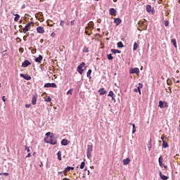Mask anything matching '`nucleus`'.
Returning a JSON list of instances; mask_svg holds the SVG:
<instances>
[{
    "mask_svg": "<svg viewBox=\"0 0 180 180\" xmlns=\"http://www.w3.org/2000/svg\"><path fill=\"white\" fill-rule=\"evenodd\" d=\"M38 20H39V22H43L44 20V18L43 17H39Z\"/></svg>",
    "mask_w": 180,
    "mask_h": 180,
    "instance_id": "41",
    "label": "nucleus"
},
{
    "mask_svg": "<svg viewBox=\"0 0 180 180\" xmlns=\"http://www.w3.org/2000/svg\"><path fill=\"white\" fill-rule=\"evenodd\" d=\"M32 63L30 61L25 60L22 63V67H24V68H26V67H29Z\"/></svg>",
    "mask_w": 180,
    "mask_h": 180,
    "instance_id": "13",
    "label": "nucleus"
},
{
    "mask_svg": "<svg viewBox=\"0 0 180 180\" xmlns=\"http://www.w3.org/2000/svg\"><path fill=\"white\" fill-rule=\"evenodd\" d=\"M83 67H85V63H82L78 67L77 71L82 75V74L84 72V69H82Z\"/></svg>",
    "mask_w": 180,
    "mask_h": 180,
    "instance_id": "3",
    "label": "nucleus"
},
{
    "mask_svg": "<svg viewBox=\"0 0 180 180\" xmlns=\"http://www.w3.org/2000/svg\"><path fill=\"white\" fill-rule=\"evenodd\" d=\"M27 36H29V34H27V36H24V37H23V40H24L25 41H26V39L27 38Z\"/></svg>",
    "mask_w": 180,
    "mask_h": 180,
    "instance_id": "46",
    "label": "nucleus"
},
{
    "mask_svg": "<svg viewBox=\"0 0 180 180\" xmlns=\"http://www.w3.org/2000/svg\"><path fill=\"white\" fill-rule=\"evenodd\" d=\"M30 106H32L31 104H26V105H25V108H30Z\"/></svg>",
    "mask_w": 180,
    "mask_h": 180,
    "instance_id": "45",
    "label": "nucleus"
},
{
    "mask_svg": "<svg viewBox=\"0 0 180 180\" xmlns=\"http://www.w3.org/2000/svg\"><path fill=\"white\" fill-rule=\"evenodd\" d=\"M62 146H68V140L67 139H63L61 141Z\"/></svg>",
    "mask_w": 180,
    "mask_h": 180,
    "instance_id": "23",
    "label": "nucleus"
},
{
    "mask_svg": "<svg viewBox=\"0 0 180 180\" xmlns=\"http://www.w3.org/2000/svg\"><path fill=\"white\" fill-rule=\"evenodd\" d=\"M97 22H98V23H101V19H98V20H97Z\"/></svg>",
    "mask_w": 180,
    "mask_h": 180,
    "instance_id": "57",
    "label": "nucleus"
},
{
    "mask_svg": "<svg viewBox=\"0 0 180 180\" xmlns=\"http://www.w3.org/2000/svg\"><path fill=\"white\" fill-rule=\"evenodd\" d=\"M72 89H70L68 92H67V95H72Z\"/></svg>",
    "mask_w": 180,
    "mask_h": 180,
    "instance_id": "38",
    "label": "nucleus"
},
{
    "mask_svg": "<svg viewBox=\"0 0 180 180\" xmlns=\"http://www.w3.org/2000/svg\"><path fill=\"white\" fill-rule=\"evenodd\" d=\"M88 30H89V29L86 28L85 33L87 34V36H91V33H89V31H88Z\"/></svg>",
    "mask_w": 180,
    "mask_h": 180,
    "instance_id": "40",
    "label": "nucleus"
},
{
    "mask_svg": "<svg viewBox=\"0 0 180 180\" xmlns=\"http://www.w3.org/2000/svg\"><path fill=\"white\" fill-rule=\"evenodd\" d=\"M116 13V10L115 8L110 9V15H115Z\"/></svg>",
    "mask_w": 180,
    "mask_h": 180,
    "instance_id": "30",
    "label": "nucleus"
},
{
    "mask_svg": "<svg viewBox=\"0 0 180 180\" xmlns=\"http://www.w3.org/2000/svg\"><path fill=\"white\" fill-rule=\"evenodd\" d=\"M162 161H164V159L162 158V156H160V158H159V165L160 166V167H162H162H164V168H167V166H165L164 165V164L162 163Z\"/></svg>",
    "mask_w": 180,
    "mask_h": 180,
    "instance_id": "14",
    "label": "nucleus"
},
{
    "mask_svg": "<svg viewBox=\"0 0 180 180\" xmlns=\"http://www.w3.org/2000/svg\"><path fill=\"white\" fill-rule=\"evenodd\" d=\"M114 23H115L117 26H119V25L122 23V20L120 18H115L114 20Z\"/></svg>",
    "mask_w": 180,
    "mask_h": 180,
    "instance_id": "20",
    "label": "nucleus"
},
{
    "mask_svg": "<svg viewBox=\"0 0 180 180\" xmlns=\"http://www.w3.org/2000/svg\"><path fill=\"white\" fill-rule=\"evenodd\" d=\"M51 138H52V136H46L44 139L45 143H50L51 142Z\"/></svg>",
    "mask_w": 180,
    "mask_h": 180,
    "instance_id": "21",
    "label": "nucleus"
},
{
    "mask_svg": "<svg viewBox=\"0 0 180 180\" xmlns=\"http://www.w3.org/2000/svg\"><path fill=\"white\" fill-rule=\"evenodd\" d=\"M169 91H170V94L172 93V91L171 90V87H169Z\"/></svg>",
    "mask_w": 180,
    "mask_h": 180,
    "instance_id": "59",
    "label": "nucleus"
},
{
    "mask_svg": "<svg viewBox=\"0 0 180 180\" xmlns=\"http://www.w3.org/2000/svg\"><path fill=\"white\" fill-rule=\"evenodd\" d=\"M14 15H15V17L14 18L15 22H18L19 20V19H20V15H19L18 14H15Z\"/></svg>",
    "mask_w": 180,
    "mask_h": 180,
    "instance_id": "31",
    "label": "nucleus"
},
{
    "mask_svg": "<svg viewBox=\"0 0 180 180\" xmlns=\"http://www.w3.org/2000/svg\"><path fill=\"white\" fill-rule=\"evenodd\" d=\"M146 12H148V13H152V15H153L154 10H153V8L151 7L150 5L146 6Z\"/></svg>",
    "mask_w": 180,
    "mask_h": 180,
    "instance_id": "11",
    "label": "nucleus"
},
{
    "mask_svg": "<svg viewBox=\"0 0 180 180\" xmlns=\"http://www.w3.org/2000/svg\"><path fill=\"white\" fill-rule=\"evenodd\" d=\"M97 30H98V32H99V31L101 30V29H100V28H98Z\"/></svg>",
    "mask_w": 180,
    "mask_h": 180,
    "instance_id": "63",
    "label": "nucleus"
},
{
    "mask_svg": "<svg viewBox=\"0 0 180 180\" xmlns=\"http://www.w3.org/2000/svg\"><path fill=\"white\" fill-rule=\"evenodd\" d=\"M176 82V84H179V80H177Z\"/></svg>",
    "mask_w": 180,
    "mask_h": 180,
    "instance_id": "62",
    "label": "nucleus"
},
{
    "mask_svg": "<svg viewBox=\"0 0 180 180\" xmlns=\"http://www.w3.org/2000/svg\"><path fill=\"white\" fill-rule=\"evenodd\" d=\"M44 88H57V84L56 83H46Z\"/></svg>",
    "mask_w": 180,
    "mask_h": 180,
    "instance_id": "5",
    "label": "nucleus"
},
{
    "mask_svg": "<svg viewBox=\"0 0 180 180\" xmlns=\"http://www.w3.org/2000/svg\"><path fill=\"white\" fill-rule=\"evenodd\" d=\"M3 102H6V99L5 98V96L2 97Z\"/></svg>",
    "mask_w": 180,
    "mask_h": 180,
    "instance_id": "52",
    "label": "nucleus"
},
{
    "mask_svg": "<svg viewBox=\"0 0 180 180\" xmlns=\"http://www.w3.org/2000/svg\"><path fill=\"white\" fill-rule=\"evenodd\" d=\"M159 175L160 176V178L162 179V180H167L168 179V176L162 174V172H161V171L159 172Z\"/></svg>",
    "mask_w": 180,
    "mask_h": 180,
    "instance_id": "17",
    "label": "nucleus"
},
{
    "mask_svg": "<svg viewBox=\"0 0 180 180\" xmlns=\"http://www.w3.org/2000/svg\"><path fill=\"white\" fill-rule=\"evenodd\" d=\"M92 151H93L92 145H88L87 146V149H86L87 158H91V154L92 153Z\"/></svg>",
    "mask_w": 180,
    "mask_h": 180,
    "instance_id": "1",
    "label": "nucleus"
},
{
    "mask_svg": "<svg viewBox=\"0 0 180 180\" xmlns=\"http://www.w3.org/2000/svg\"><path fill=\"white\" fill-rule=\"evenodd\" d=\"M37 33L43 34L44 33V28H43L42 27H38L37 28Z\"/></svg>",
    "mask_w": 180,
    "mask_h": 180,
    "instance_id": "19",
    "label": "nucleus"
},
{
    "mask_svg": "<svg viewBox=\"0 0 180 180\" xmlns=\"http://www.w3.org/2000/svg\"><path fill=\"white\" fill-rule=\"evenodd\" d=\"M114 2H117V0H113Z\"/></svg>",
    "mask_w": 180,
    "mask_h": 180,
    "instance_id": "64",
    "label": "nucleus"
},
{
    "mask_svg": "<svg viewBox=\"0 0 180 180\" xmlns=\"http://www.w3.org/2000/svg\"><path fill=\"white\" fill-rule=\"evenodd\" d=\"M165 137V136L164 135H162V137H161V139H162V142L165 141V140H164Z\"/></svg>",
    "mask_w": 180,
    "mask_h": 180,
    "instance_id": "47",
    "label": "nucleus"
},
{
    "mask_svg": "<svg viewBox=\"0 0 180 180\" xmlns=\"http://www.w3.org/2000/svg\"><path fill=\"white\" fill-rule=\"evenodd\" d=\"M35 16H36L37 19L39 18H43V13L39 12V13H37L35 15Z\"/></svg>",
    "mask_w": 180,
    "mask_h": 180,
    "instance_id": "26",
    "label": "nucleus"
},
{
    "mask_svg": "<svg viewBox=\"0 0 180 180\" xmlns=\"http://www.w3.org/2000/svg\"><path fill=\"white\" fill-rule=\"evenodd\" d=\"M83 53H89V49H88V47H86V46L84 47Z\"/></svg>",
    "mask_w": 180,
    "mask_h": 180,
    "instance_id": "33",
    "label": "nucleus"
},
{
    "mask_svg": "<svg viewBox=\"0 0 180 180\" xmlns=\"http://www.w3.org/2000/svg\"><path fill=\"white\" fill-rule=\"evenodd\" d=\"M162 147H163V148H168V143H167L165 141H163V142H162Z\"/></svg>",
    "mask_w": 180,
    "mask_h": 180,
    "instance_id": "29",
    "label": "nucleus"
},
{
    "mask_svg": "<svg viewBox=\"0 0 180 180\" xmlns=\"http://www.w3.org/2000/svg\"><path fill=\"white\" fill-rule=\"evenodd\" d=\"M129 72L131 74H139L140 72V70L138 68H131Z\"/></svg>",
    "mask_w": 180,
    "mask_h": 180,
    "instance_id": "9",
    "label": "nucleus"
},
{
    "mask_svg": "<svg viewBox=\"0 0 180 180\" xmlns=\"http://www.w3.org/2000/svg\"><path fill=\"white\" fill-rule=\"evenodd\" d=\"M138 25L139 26V27H141V29H143V30H147V25H146V20H143V21H139L138 22Z\"/></svg>",
    "mask_w": 180,
    "mask_h": 180,
    "instance_id": "2",
    "label": "nucleus"
},
{
    "mask_svg": "<svg viewBox=\"0 0 180 180\" xmlns=\"http://www.w3.org/2000/svg\"><path fill=\"white\" fill-rule=\"evenodd\" d=\"M32 53H36V49H33V50L32 51Z\"/></svg>",
    "mask_w": 180,
    "mask_h": 180,
    "instance_id": "60",
    "label": "nucleus"
},
{
    "mask_svg": "<svg viewBox=\"0 0 180 180\" xmlns=\"http://www.w3.org/2000/svg\"><path fill=\"white\" fill-rule=\"evenodd\" d=\"M99 94L100 95H105V94H106V91H105L104 88L101 89L99 91Z\"/></svg>",
    "mask_w": 180,
    "mask_h": 180,
    "instance_id": "24",
    "label": "nucleus"
},
{
    "mask_svg": "<svg viewBox=\"0 0 180 180\" xmlns=\"http://www.w3.org/2000/svg\"><path fill=\"white\" fill-rule=\"evenodd\" d=\"M117 47H119L120 49H122V47H124L123 42L122 41H119L117 43Z\"/></svg>",
    "mask_w": 180,
    "mask_h": 180,
    "instance_id": "32",
    "label": "nucleus"
},
{
    "mask_svg": "<svg viewBox=\"0 0 180 180\" xmlns=\"http://www.w3.org/2000/svg\"><path fill=\"white\" fill-rule=\"evenodd\" d=\"M70 170L74 171V167H70Z\"/></svg>",
    "mask_w": 180,
    "mask_h": 180,
    "instance_id": "58",
    "label": "nucleus"
},
{
    "mask_svg": "<svg viewBox=\"0 0 180 180\" xmlns=\"http://www.w3.org/2000/svg\"><path fill=\"white\" fill-rule=\"evenodd\" d=\"M86 29H89V30H92L94 29V22L91 21L89 22L88 26L86 27Z\"/></svg>",
    "mask_w": 180,
    "mask_h": 180,
    "instance_id": "15",
    "label": "nucleus"
},
{
    "mask_svg": "<svg viewBox=\"0 0 180 180\" xmlns=\"http://www.w3.org/2000/svg\"><path fill=\"white\" fill-rule=\"evenodd\" d=\"M91 74H92V70H89L86 73V77L89 79H91Z\"/></svg>",
    "mask_w": 180,
    "mask_h": 180,
    "instance_id": "28",
    "label": "nucleus"
},
{
    "mask_svg": "<svg viewBox=\"0 0 180 180\" xmlns=\"http://www.w3.org/2000/svg\"><path fill=\"white\" fill-rule=\"evenodd\" d=\"M139 49V44H137L136 42L134 44V48L133 50L134 51H136V49Z\"/></svg>",
    "mask_w": 180,
    "mask_h": 180,
    "instance_id": "34",
    "label": "nucleus"
},
{
    "mask_svg": "<svg viewBox=\"0 0 180 180\" xmlns=\"http://www.w3.org/2000/svg\"><path fill=\"white\" fill-rule=\"evenodd\" d=\"M49 144H52V146H54L56 144H57V139H56V138L53 137L51 139V142L49 143Z\"/></svg>",
    "mask_w": 180,
    "mask_h": 180,
    "instance_id": "18",
    "label": "nucleus"
},
{
    "mask_svg": "<svg viewBox=\"0 0 180 180\" xmlns=\"http://www.w3.org/2000/svg\"><path fill=\"white\" fill-rule=\"evenodd\" d=\"M108 96H110V98H112L111 100L114 101V103H116V98H116V96L115 95V94L113 93L112 91H109Z\"/></svg>",
    "mask_w": 180,
    "mask_h": 180,
    "instance_id": "8",
    "label": "nucleus"
},
{
    "mask_svg": "<svg viewBox=\"0 0 180 180\" xmlns=\"http://www.w3.org/2000/svg\"><path fill=\"white\" fill-rule=\"evenodd\" d=\"M122 162L124 165H129V164H130V158H127L126 159H124Z\"/></svg>",
    "mask_w": 180,
    "mask_h": 180,
    "instance_id": "16",
    "label": "nucleus"
},
{
    "mask_svg": "<svg viewBox=\"0 0 180 180\" xmlns=\"http://www.w3.org/2000/svg\"><path fill=\"white\" fill-rule=\"evenodd\" d=\"M4 175H5L6 176H8L9 175V173H3Z\"/></svg>",
    "mask_w": 180,
    "mask_h": 180,
    "instance_id": "54",
    "label": "nucleus"
},
{
    "mask_svg": "<svg viewBox=\"0 0 180 180\" xmlns=\"http://www.w3.org/2000/svg\"><path fill=\"white\" fill-rule=\"evenodd\" d=\"M58 155V159L59 160V161H61V152L58 151L57 153Z\"/></svg>",
    "mask_w": 180,
    "mask_h": 180,
    "instance_id": "36",
    "label": "nucleus"
},
{
    "mask_svg": "<svg viewBox=\"0 0 180 180\" xmlns=\"http://www.w3.org/2000/svg\"><path fill=\"white\" fill-rule=\"evenodd\" d=\"M37 102V94H35L32 96V104L36 105Z\"/></svg>",
    "mask_w": 180,
    "mask_h": 180,
    "instance_id": "12",
    "label": "nucleus"
},
{
    "mask_svg": "<svg viewBox=\"0 0 180 180\" xmlns=\"http://www.w3.org/2000/svg\"><path fill=\"white\" fill-rule=\"evenodd\" d=\"M136 133V128H133L132 129V134H134Z\"/></svg>",
    "mask_w": 180,
    "mask_h": 180,
    "instance_id": "48",
    "label": "nucleus"
},
{
    "mask_svg": "<svg viewBox=\"0 0 180 180\" xmlns=\"http://www.w3.org/2000/svg\"><path fill=\"white\" fill-rule=\"evenodd\" d=\"M63 23H64V21L61 20L60 25V26H62V27H64V25H63Z\"/></svg>",
    "mask_w": 180,
    "mask_h": 180,
    "instance_id": "49",
    "label": "nucleus"
},
{
    "mask_svg": "<svg viewBox=\"0 0 180 180\" xmlns=\"http://www.w3.org/2000/svg\"><path fill=\"white\" fill-rule=\"evenodd\" d=\"M70 171H71V170H70V166H68V167H67L64 169L63 174H64L65 175H67V173H68V172H70Z\"/></svg>",
    "mask_w": 180,
    "mask_h": 180,
    "instance_id": "25",
    "label": "nucleus"
},
{
    "mask_svg": "<svg viewBox=\"0 0 180 180\" xmlns=\"http://www.w3.org/2000/svg\"><path fill=\"white\" fill-rule=\"evenodd\" d=\"M61 174H64V172H58V175H61Z\"/></svg>",
    "mask_w": 180,
    "mask_h": 180,
    "instance_id": "56",
    "label": "nucleus"
},
{
    "mask_svg": "<svg viewBox=\"0 0 180 180\" xmlns=\"http://www.w3.org/2000/svg\"><path fill=\"white\" fill-rule=\"evenodd\" d=\"M25 150L27 151V153H30V149L27 146H25Z\"/></svg>",
    "mask_w": 180,
    "mask_h": 180,
    "instance_id": "44",
    "label": "nucleus"
},
{
    "mask_svg": "<svg viewBox=\"0 0 180 180\" xmlns=\"http://www.w3.org/2000/svg\"><path fill=\"white\" fill-rule=\"evenodd\" d=\"M31 25H33V22H28L27 25L25 26L23 33H27V32H29V27H30Z\"/></svg>",
    "mask_w": 180,
    "mask_h": 180,
    "instance_id": "7",
    "label": "nucleus"
},
{
    "mask_svg": "<svg viewBox=\"0 0 180 180\" xmlns=\"http://www.w3.org/2000/svg\"><path fill=\"white\" fill-rule=\"evenodd\" d=\"M41 60H43V56L39 55L38 58H35L36 63H41Z\"/></svg>",
    "mask_w": 180,
    "mask_h": 180,
    "instance_id": "22",
    "label": "nucleus"
},
{
    "mask_svg": "<svg viewBox=\"0 0 180 180\" xmlns=\"http://www.w3.org/2000/svg\"><path fill=\"white\" fill-rule=\"evenodd\" d=\"M20 77L24 78V79H26L27 81H30V79H32V77H30L29 75H24L21 73Z\"/></svg>",
    "mask_w": 180,
    "mask_h": 180,
    "instance_id": "10",
    "label": "nucleus"
},
{
    "mask_svg": "<svg viewBox=\"0 0 180 180\" xmlns=\"http://www.w3.org/2000/svg\"><path fill=\"white\" fill-rule=\"evenodd\" d=\"M168 103L167 102H163L162 101H159V108L164 109V108H167Z\"/></svg>",
    "mask_w": 180,
    "mask_h": 180,
    "instance_id": "6",
    "label": "nucleus"
},
{
    "mask_svg": "<svg viewBox=\"0 0 180 180\" xmlns=\"http://www.w3.org/2000/svg\"><path fill=\"white\" fill-rule=\"evenodd\" d=\"M46 136H48V137H50V132L46 133Z\"/></svg>",
    "mask_w": 180,
    "mask_h": 180,
    "instance_id": "55",
    "label": "nucleus"
},
{
    "mask_svg": "<svg viewBox=\"0 0 180 180\" xmlns=\"http://www.w3.org/2000/svg\"><path fill=\"white\" fill-rule=\"evenodd\" d=\"M107 57L108 60H113V56H112V54H108Z\"/></svg>",
    "mask_w": 180,
    "mask_h": 180,
    "instance_id": "39",
    "label": "nucleus"
},
{
    "mask_svg": "<svg viewBox=\"0 0 180 180\" xmlns=\"http://www.w3.org/2000/svg\"><path fill=\"white\" fill-rule=\"evenodd\" d=\"M70 25H71V26H74V20H72V21L70 22Z\"/></svg>",
    "mask_w": 180,
    "mask_h": 180,
    "instance_id": "51",
    "label": "nucleus"
},
{
    "mask_svg": "<svg viewBox=\"0 0 180 180\" xmlns=\"http://www.w3.org/2000/svg\"><path fill=\"white\" fill-rule=\"evenodd\" d=\"M169 25V22L168 21H165V26L168 27Z\"/></svg>",
    "mask_w": 180,
    "mask_h": 180,
    "instance_id": "43",
    "label": "nucleus"
},
{
    "mask_svg": "<svg viewBox=\"0 0 180 180\" xmlns=\"http://www.w3.org/2000/svg\"><path fill=\"white\" fill-rule=\"evenodd\" d=\"M141 88H143V84L139 83L136 88L134 89V92H139V95H141Z\"/></svg>",
    "mask_w": 180,
    "mask_h": 180,
    "instance_id": "4",
    "label": "nucleus"
},
{
    "mask_svg": "<svg viewBox=\"0 0 180 180\" xmlns=\"http://www.w3.org/2000/svg\"><path fill=\"white\" fill-rule=\"evenodd\" d=\"M132 125L133 129H136V125L134 124H129Z\"/></svg>",
    "mask_w": 180,
    "mask_h": 180,
    "instance_id": "53",
    "label": "nucleus"
},
{
    "mask_svg": "<svg viewBox=\"0 0 180 180\" xmlns=\"http://www.w3.org/2000/svg\"><path fill=\"white\" fill-rule=\"evenodd\" d=\"M84 167H85V162H82L80 165V169H84Z\"/></svg>",
    "mask_w": 180,
    "mask_h": 180,
    "instance_id": "37",
    "label": "nucleus"
},
{
    "mask_svg": "<svg viewBox=\"0 0 180 180\" xmlns=\"http://www.w3.org/2000/svg\"><path fill=\"white\" fill-rule=\"evenodd\" d=\"M111 51H112V53H113L114 54H117V53L120 54V53H121V51H119V50H117V49H112Z\"/></svg>",
    "mask_w": 180,
    "mask_h": 180,
    "instance_id": "27",
    "label": "nucleus"
},
{
    "mask_svg": "<svg viewBox=\"0 0 180 180\" xmlns=\"http://www.w3.org/2000/svg\"><path fill=\"white\" fill-rule=\"evenodd\" d=\"M31 156H32V155L30 154V153H29L27 154V155L26 156V158H29V157H31Z\"/></svg>",
    "mask_w": 180,
    "mask_h": 180,
    "instance_id": "50",
    "label": "nucleus"
},
{
    "mask_svg": "<svg viewBox=\"0 0 180 180\" xmlns=\"http://www.w3.org/2000/svg\"><path fill=\"white\" fill-rule=\"evenodd\" d=\"M47 24H48V26H53L52 25H50V24L49 23V21H47Z\"/></svg>",
    "mask_w": 180,
    "mask_h": 180,
    "instance_id": "61",
    "label": "nucleus"
},
{
    "mask_svg": "<svg viewBox=\"0 0 180 180\" xmlns=\"http://www.w3.org/2000/svg\"><path fill=\"white\" fill-rule=\"evenodd\" d=\"M45 101H46V102H51V98H50V96H49Z\"/></svg>",
    "mask_w": 180,
    "mask_h": 180,
    "instance_id": "42",
    "label": "nucleus"
},
{
    "mask_svg": "<svg viewBox=\"0 0 180 180\" xmlns=\"http://www.w3.org/2000/svg\"><path fill=\"white\" fill-rule=\"evenodd\" d=\"M172 43H173V45L174 46V47L176 48V39H172Z\"/></svg>",
    "mask_w": 180,
    "mask_h": 180,
    "instance_id": "35",
    "label": "nucleus"
}]
</instances>
